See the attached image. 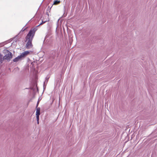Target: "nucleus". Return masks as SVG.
I'll use <instances>...</instances> for the list:
<instances>
[{"instance_id": "obj_2", "label": "nucleus", "mask_w": 157, "mask_h": 157, "mask_svg": "<svg viewBox=\"0 0 157 157\" xmlns=\"http://www.w3.org/2000/svg\"><path fill=\"white\" fill-rule=\"evenodd\" d=\"M5 55L3 57V59L6 60L7 61H9L12 58L13 54L12 53L8 50H4L3 51Z\"/></svg>"}, {"instance_id": "obj_3", "label": "nucleus", "mask_w": 157, "mask_h": 157, "mask_svg": "<svg viewBox=\"0 0 157 157\" xmlns=\"http://www.w3.org/2000/svg\"><path fill=\"white\" fill-rule=\"evenodd\" d=\"M27 42L26 45V48L27 49H29L32 48L33 45L32 44V40H28Z\"/></svg>"}, {"instance_id": "obj_13", "label": "nucleus", "mask_w": 157, "mask_h": 157, "mask_svg": "<svg viewBox=\"0 0 157 157\" xmlns=\"http://www.w3.org/2000/svg\"><path fill=\"white\" fill-rule=\"evenodd\" d=\"M37 121L39 120V115H36Z\"/></svg>"}, {"instance_id": "obj_1", "label": "nucleus", "mask_w": 157, "mask_h": 157, "mask_svg": "<svg viewBox=\"0 0 157 157\" xmlns=\"http://www.w3.org/2000/svg\"><path fill=\"white\" fill-rule=\"evenodd\" d=\"M37 29L34 28L31 29L29 32L28 34L27 35L25 38L26 40H32L33 38L35 35L36 31Z\"/></svg>"}, {"instance_id": "obj_7", "label": "nucleus", "mask_w": 157, "mask_h": 157, "mask_svg": "<svg viewBox=\"0 0 157 157\" xmlns=\"http://www.w3.org/2000/svg\"><path fill=\"white\" fill-rule=\"evenodd\" d=\"M22 59L25 57L27 55L25 52L21 53V55Z\"/></svg>"}, {"instance_id": "obj_16", "label": "nucleus", "mask_w": 157, "mask_h": 157, "mask_svg": "<svg viewBox=\"0 0 157 157\" xmlns=\"http://www.w3.org/2000/svg\"><path fill=\"white\" fill-rule=\"evenodd\" d=\"M3 45H2V43H0V47L3 46Z\"/></svg>"}, {"instance_id": "obj_17", "label": "nucleus", "mask_w": 157, "mask_h": 157, "mask_svg": "<svg viewBox=\"0 0 157 157\" xmlns=\"http://www.w3.org/2000/svg\"><path fill=\"white\" fill-rule=\"evenodd\" d=\"M46 14H47L48 15V16L49 14H48V12H46Z\"/></svg>"}, {"instance_id": "obj_8", "label": "nucleus", "mask_w": 157, "mask_h": 157, "mask_svg": "<svg viewBox=\"0 0 157 157\" xmlns=\"http://www.w3.org/2000/svg\"><path fill=\"white\" fill-rule=\"evenodd\" d=\"M4 59H3V58H2V56L1 54L0 53V62L1 63H2Z\"/></svg>"}, {"instance_id": "obj_5", "label": "nucleus", "mask_w": 157, "mask_h": 157, "mask_svg": "<svg viewBox=\"0 0 157 157\" xmlns=\"http://www.w3.org/2000/svg\"><path fill=\"white\" fill-rule=\"evenodd\" d=\"M49 78H50V77L48 76L45 78V81L44 82V89H45V87L46 86V84H47V83H48V79Z\"/></svg>"}, {"instance_id": "obj_12", "label": "nucleus", "mask_w": 157, "mask_h": 157, "mask_svg": "<svg viewBox=\"0 0 157 157\" xmlns=\"http://www.w3.org/2000/svg\"><path fill=\"white\" fill-rule=\"evenodd\" d=\"M52 6L51 7H50L49 6L48 7V10L49 11V12H50L51 9V8L52 7Z\"/></svg>"}, {"instance_id": "obj_18", "label": "nucleus", "mask_w": 157, "mask_h": 157, "mask_svg": "<svg viewBox=\"0 0 157 157\" xmlns=\"http://www.w3.org/2000/svg\"><path fill=\"white\" fill-rule=\"evenodd\" d=\"M37 124H39V120H37Z\"/></svg>"}, {"instance_id": "obj_14", "label": "nucleus", "mask_w": 157, "mask_h": 157, "mask_svg": "<svg viewBox=\"0 0 157 157\" xmlns=\"http://www.w3.org/2000/svg\"><path fill=\"white\" fill-rule=\"evenodd\" d=\"M25 52L26 53L27 55H28V54H29L30 53V52L29 51H25Z\"/></svg>"}, {"instance_id": "obj_11", "label": "nucleus", "mask_w": 157, "mask_h": 157, "mask_svg": "<svg viewBox=\"0 0 157 157\" xmlns=\"http://www.w3.org/2000/svg\"><path fill=\"white\" fill-rule=\"evenodd\" d=\"M40 99L39 98L38 101L37 102V103L36 105V108H37L38 107V104H39V101H40Z\"/></svg>"}, {"instance_id": "obj_6", "label": "nucleus", "mask_w": 157, "mask_h": 157, "mask_svg": "<svg viewBox=\"0 0 157 157\" xmlns=\"http://www.w3.org/2000/svg\"><path fill=\"white\" fill-rule=\"evenodd\" d=\"M36 109V115H40V108L37 107Z\"/></svg>"}, {"instance_id": "obj_4", "label": "nucleus", "mask_w": 157, "mask_h": 157, "mask_svg": "<svg viewBox=\"0 0 157 157\" xmlns=\"http://www.w3.org/2000/svg\"><path fill=\"white\" fill-rule=\"evenodd\" d=\"M22 59L21 55L19 56H17V57L15 58L13 60V62H16L20 60H21Z\"/></svg>"}, {"instance_id": "obj_10", "label": "nucleus", "mask_w": 157, "mask_h": 157, "mask_svg": "<svg viewBox=\"0 0 157 157\" xmlns=\"http://www.w3.org/2000/svg\"><path fill=\"white\" fill-rule=\"evenodd\" d=\"M46 21H43L42 20L41 23H40L39 25L37 26L36 27H38L39 26L45 23Z\"/></svg>"}, {"instance_id": "obj_15", "label": "nucleus", "mask_w": 157, "mask_h": 157, "mask_svg": "<svg viewBox=\"0 0 157 157\" xmlns=\"http://www.w3.org/2000/svg\"><path fill=\"white\" fill-rule=\"evenodd\" d=\"M26 29V28H25V29H24L23 28L22 29H21V31H24Z\"/></svg>"}, {"instance_id": "obj_9", "label": "nucleus", "mask_w": 157, "mask_h": 157, "mask_svg": "<svg viewBox=\"0 0 157 157\" xmlns=\"http://www.w3.org/2000/svg\"><path fill=\"white\" fill-rule=\"evenodd\" d=\"M60 2V1H58L57 0H56L54 2V4H57L59 3Z\"/></svg>"}, {"instance_id": "obj_19", "label": "nucleus", "mask_w": 157, "mask_h": 157, "mask_svg": "<svg viewBox=\"0 0 157 157\" xmlns=\"http://www.w3.org/2000/svg\"><path fill=\"white\" fill-rule=\"evenodd\" d=\"M17 35L16 36L14 37V38H15L16 37H17Z\"/></svg>"}]
</instances>
